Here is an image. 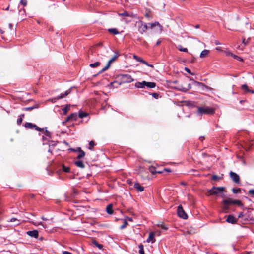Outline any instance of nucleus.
Here are the masks:
<instances>
[{"label": "nucleus", "mask_w": 254, "mask_h": 254, "mask_svg": "<svg viewBox=\"0 0 254 254\" xmlns=\"http://www.w3.org/2000/svg\"><path fill=\"white\" fill-rule=\"evenodd\" d=\"M215 110L213 108L204 106L202 107H197V114L198 115L202 116L203 115H212L214 114Z\"/></svg>", "instance_id": "obj_1"}, {"label": "nucleus", "mask_w": 254, "mask_h": 254, "mask_svg": "<svg viewBox=\"0 0 254 254\" xmlns=\"http://www.w3.org/2000/svg\"><path fill=\"white\" fill-rule=\"evenodd\" d=\"M225 188L223 187H213L211 189L209 190L208 193V195H215L222 197H224L225 195L224 194H222Z\"/></svg>", "instance_id": "obj_2"}, {"label": "nucleus", "mask_w": 254, "mask_h": 254, "mask_svg": "<svg viewBox=\"0 0 254 254\" xmlns=\"http://www.w3.org/2000/svg\"><path fill=\"white\" fill-rule=\"evenodd\" d=\"M148 28V27L147 24L143 23L142 21H139L138 22V29L140 33L143 34L144 32H145Z\"/></svg>", "instance_id": "obj_3"}, {"label": "nucleus", "mask_w": 254, "mask_h": 254, "mask_svg": "<svg viewBox=\"0 0 254 254\" xmlns=\"http://www.w3.org/2000/svg\"><path fill=\"white\" fill-rule=\"evenodd\" d=\"M177 213L180 218H182L184 219H187L188 218V215L185 212V211L183 210V207L181 205H179L177 209Z\"/></svg>", "instance_id": "obj_4"}, {"label": "nucleus", "mask_w": 254, "mask_h": 254, "mask_svg": "<svg viewBox=\"0 0 254 254\" xmlns=\"http://www.w3.org/2000/svg\"><path fill=\"white\" fill-rule=\"evenodd\" d=\"M224 202L225 203H230V204H237L239 206H242L243 205L242 202L240 200H233L231 198L224 199Z\"/></svg>", "instance_id": "obj_5"}, {"label": "nucleus", "mask_w": 254, "mask_h": 254, "mask_svg": "<svg viewBox=\"0 0 254 254\" xmlns=\"http://www.w3.org/2000/svg\"><path fill=\"white\" fill-rule=\"evenodd\" d=\"M24 127L25 128L28 129H35V130L37 131H41L43 130V129H41L39 128L38 127H37L36 125L33 124L31 123L27 122L25 124Z\"/></svg>", "instance_id": "obj_6"}, {"label": "nucleus", "mask_w": 254, "mask_h": 254, "mask_svg": "<svg viewBox=\"0 0 254 254\" xmlns=\"http://www.w3.org/2000/svg\"><path fill=\"white\" fill-rule=\"evenodd\" d=\"M121 79L123 82L130 83L133 81V78L129 74L122 75Z\"/></svg>", "instance_id": "obj_7"}, {"label": "nucleus", "mask_w": 254, "mask_h": 254, "mask_svg": "<svg viewBox=\"0 0 254 254\" xmlns=\"http://www.w3.org/2000/svg\"><path fill=\"white\" fill-rule=\"evenodd\" d=\"M231 178L233 180L234 182L236 183H239L240 182V177L236 173L233 172H230V173Z\"/></svg>", "instance_id": "obj_8"}, {"label": "nucleus", "mask_w": 254, "mask_h": 254, "mask_svg": "<svg viewBox=\"0 0 254 254\" xmlns=\"http://www.w3.org/2000/svg\"><path fill=\"white\" fill-rule=\"evenodd\" d=\"M26 233L28 235L32 237L37 238L38 237V231L36 230L33 231H28L26 232Z\"/></svg>", "instance_id": "obj_9"}, {"label": "nucleus", "mask_w": 254, "mask_h": 254, "mask_svg": "<svg viewBox=\"0 0 254 254\" xmlns=\"http://www.w3.org/2000/svg\"><path fill=\"white\" fill-rule=\"evenodd\" d=\"M237 219L234 217L233 215H229L227 216L226 221L228 223H230L232 224H235L237 222Z\"/></svg>", "instance_id": "obj_10"}, {"label": "nucleus", "mask_w": 254, "mask_h": 254, "mask_svg": "<svg viewBox=\"0 0 254 254\" xmlns=\"http://www.w3.org/2000/svg\"><path fill=\"white\" fill-rule=\"evenodd\" d=\"M71 91V89H69L66 90L64 93L62 94L60 96H57L55 99H61L62 98H64L66 96H67L69 94H70Z\"/></svg>", "instance_id": "obj_11"}, {"label": "nucleus", "mask_w": 254, "mask_h": 254, "mask_svg": "<svg viewBox=\"0 0 254 254\" xmlns=\"http://www.w3.org/2000/svg\"><path fill=\"white\" fill-rule=\"evenodd\" d=\"M222 203L223 204L222 206V210L223 212L225 213H228L229 210V205H230V203H225L224 202V200L222 201Z\"/></svg>", "instance_id": "obj_12"}, {"label": "nucleus", "mask_w": 254, "mask_h": 254, "mask_svg": "<svg viewBox=\"0 0 254 254\" xmlns=\"http://www.w3.org/2000/svg\"><path fill=\"white\" fill-rule=\"evenodd\" d=\"M134 187L139 192H142L144 190V187L141 186L138 182L134 183Z\"/></svg>", "instance_id": "obj_13"}, {"label": "nucleus", "mask_w": 254, "mask_h": 254, "mask_svg": "<svg viewBox=\"0 0 254 254\" xmlns=\"http://www.w3.org/2000/svg\"><path fill=\"white\" fill-rule=\"evenodd\" d=\"M77 118V114L76 113H72L70 116H69L66 119L67 121L70 120H76Z\"/></svg>", "instance_id": "obj_14"}, {"label": "nucleus", "mask_w": 254, "mask_h": 254, "mask_svg": "<svg viewBox=\"0 0 254 254\" xmlns=\"http://www.w3.org/2000/svg\"><path fill=\"white\" fill-rule=\"evenodd\" d=\"M155 241L154 239V234L153 232H151L149 233L148 238L146 240L147 242H150L152 241V243L154 242Z\"/></svg>", "instance_id": "obj_15"}, {"label": "nucleus", "mask_w": 254, "mask_h": 254, "mask_svg": "<svg viewBox=\"0 0 254 254\" xmlns=\"http://www.w3.org/2000/svg\"><path fill=\"white\" fill-rule=\"evenodd\" d=\"M78 150L79 151V154L78 155L77 158L81 159L82 158H83L85 154V152L81 150L80 148H78Z\"/></svg>", "instance_id": "obj_16"}, {"label": "nucleus", "mask_w": 254, "mask_h": 254, "mask_svg": "<svg viewBox=\"0 0 254 254\" xmlns=\"http://www.w3.org/2000/svg\"><path fill=\"white\" fill-rule=\"evenodd\" d=\"M147 83L146 81H143L141 82H137L135 84V87L137 88H143Z\"/></svg>", "instance_id": "obj_17"}, {"label": "nucleus", "mask_w": 254, "mask_h": 254, "mask_svg": "<svg viewBox=\"0 0 254 254\" xmlns=\"http://www.w3.org/2000/svg\"><path fill=\"white\" fill-rule=\"evenodd\" d=\"M75 165L81 168H84L85 167V165L82 161L78 160L75 161Z\"/></svg>", "instance_id": "obj_18"}, {"label": "nucleus", "mask_w": 254, "mask_h": 254, "mask_svg": "<svg viewBox=\"0 0 254 254\" xmlns=\"http://www.w3.org/2000/svg\"><path fill=\"white\" fill-rule=\"evenodd\" d=\"M209 53V51L208 50H203L200 55V57L201 58H205L206 57L208 54Z\"/></svg>", "instance_id": "obj_19"}, {"label": "nucleus", "mask_w": 254, "mask_h": 254, "mask_svg": "<svg viewBox=\"0 0 254 254\" xmlns=\"http://www.w3.org/2000/svg\"><path fill=\"white\" fill-rule=\"evenodd\" d=\"M113 205L110 204L108 205L106 207V211L109 214H112L113 213V211L112 210Z\"/></svg>", "instance_id": "obj_20"}, {"label": "nucleus", "mask_w": 254, "mask_h": 254, "mask_svg": "<svg viewBox=\"0 0 254 254\" xmlns=\"http://www.w3.org/2000/svg\"><path fill=\"white\" fill-rule=\"evenodd\" d=\"M92 244L98 248L100 250H102L103 246L102 245L99 244L95 240H93L92 242Z\"/></svg>", "instance_id": "obj_21"}, {"label": "nucleus", "mask_w": 254, "mask_h": 254, "mask_svg": "<svg viewBox=\"0 0 254 254\" xmlns=\"http://www.w3.org/2000/svg\"><path fill=\"white\" fill-rule=\"evenodd\" d=\"M109 32H110L111 34H113L114 35H117L119 33L118 30L116 28H110L108 30Z\"/></svg>", "instance_id": "obj_22"}, {"label": "nucleus", "mask_w": 254, "mask_h": 254, "mask_svg": "<svg viewBox=\"0 0 254 254\" xmlns=\"http://www.w3.org/2000/svg\"><path fill=\"white\" fill-rule=\"evenodd\" d=\"M146 86L147 88H153L156 86V83L155 82H147Z\"/></svg>", "instance_id": "obj_23"}, {"label": "nucleus", "mask_w": 254, "mask_h": 254, "mask_svg": "<svg viewBox=\"0 0 254 254\" xmlns=\"http://www.w3.org/2000/svg\"><path fill=\"white\" fill-rule=\"evenodd\" d=\"M119 55L117 53H115V55L108 61V63L111 64L115 61L116 59L119 57Z\"/></svg>", "instance_id": "obj_24"}, {"label": "nucleus", "mask_w": 254, "mask_h": 254, "mask_svg": "<svg viewBox=\"0 0 254 254\" xmlns=\"http://www.w3.org/2000/svg\"><path fill=\"white\" fill-rule=\"evenodd\" d=\"M147 25H148V28H151V29L153 28V27H154L155 26H157V25L159 26H160V24L158 22H155L153 23H148Z\"/></svg>", "instance_id": "obj_25"}, {"label": "nucleus", "mask_w": 254, "mask_h": 254, "mask_svg": "<svg viewBox=\"0 0 254 254\" xmlns=\"http://www.w3.org/2000/svg\"><path fill=\"white\" fill-rule=\"evenodd\" d=\"M100 65V63L99 62H96L94 63L91 64L89 66L92 68H95L99 66Z\"/></svg>", "instance_id": "obj_26"}, {"label": "nucleus", "mask_w": 254, "mask_h": 254, "mask_svg": "<svg viewBox=\"0 0 254 254\" xmlns=\"http://www.w3.org/2000/svg\"><path fill=\"white\" fill-rule=\"evenodd\" d=\"M133 57V59L136 60L137 61L142 63V64L143 63V61H144L141 57H139L135 55H134Z\"/></svg>", "instance_id": "obj_27"}, {"label": "nucleus", "mask_w": 254, "mask_h": 254, "mask_svg": "<svg viewBox=\"0 0 254 254\" xmlns=\"http://www.w3.org/2000/svg\"><path fill=\"white\" fill-rule=\"evenodd\" d=\"M177 48L178 49V50L180 51L184 52H187L188 49L186 48H183L182 46L180 45H179Z\"/></svg>", "instance_id": "obj_28"}, {"label": "nucleus", "mask_w": 254, "mask_h": 254, "mask_svg": "<svg viewBox=\"0 0 254 254\" xmlns=\"http://www.w3.org/2000/svg\"><path fill=\"white\" fill-rule=\"evenodd\" d=\"M149 170L150 172L152 174H155V173H157V172L155 170V168L153 166H150L149 168ZM157 173H161V172H157Z\"/></svg>", "instance_id": "obj_29"}, {"label": "nucleus", "mask_w": 254, "mask_h": 254, "mask_svg": "<svg viewBox=\"0 0 254 254\" xmlns=\"http://www.w3.org/2000/svg\"><path fill=\"white\" fill-rule=\"evenodd\" d=\"M139 253L140 254H144V249H143V246L142 244H140L139 245Z\"/></svg>", "instance_id": "obj_30"}, {"label": "nucleus", "mask_w": 254, "mask_h": 254, "mask_svg": "<svg viewBox=\"0 0 254 254\" xmlns=\"http://www.w3.org/2000/svg\"><path fill=\"white\" fill-rule=\"evenodd\" d=\"M37 108V106H31V107H25V108H23L22 109V110L23 111H31L34 108Z\"/></svg>", "instance_id": "obj_31"}, {"label": "nucleus", "mask_w": 254, "mask_h": 254, "mask_svg": "<svg viewBox=\"0 0 254 254\" xmlns=\"http://www.w3.org/2000/svg\"><path fill=\"white\" fill-rule=\"evenodd\" d=\"M63 170L64 172L68 173L70 172V168L68 166H65L64 165L62 166Z\"/></svg>", "instance_id": "obj_32"}, {"label": "nucleus", "mask_w": 254, "mask_h": 254, "mask_svg": "<svg viewBox=\"0 0 254 254\" xmlns=\"http://www.w3.org/2000/svg\"><path fill=\"white\" fill-rule=\"evenodd\" d=\"M88 115V114L85 112H80L79 113V117L80 118H83L84 117H86Z\"/></svg>", "instance_id": "obj_33"}, {"label": "nucleus", "mask_w": 254, "mask_h": 254, "mask_svg": "<svg viewBox=\"0 0 254 254\" xmlns=\"http://www.w3.org/2000/svg\"><path fill=\"white\" fill-rule=\"evenodd\" d=\"M111 64L108 63L106 66L103 68L100 72V73H102L107 70L110 67Z\"/></svg>", "instance_id": "obj_34"}, {"label": "nucleus", "mask_w": 254, "mask_h": 254, "mask_svg": "<svg viewBox=\"0 0 254 254\" xmlns=\"http://www.w3.org/2000/svg\"><path fill=\"white\" fill-rule=\"evenodd\" d=\"M89 149L91 150H93V147L94 146V145H95L94 142L93 141H91L90 142H89Z\"/></svg>", "instance_id": "obj_35"}, {"label": "nucleus", "mask_w": 254, "mask_h": 254, "mask_svg": "<svg viewBox=\"0 0 254 254\" xmlns=\"http://www.w3.org/2000/svg\"><path fill=\"white\" fill-rule=\"evenodd\" d=\"M158 226L164 230H167L168 229V227H166L163 223L158 224Z\"/></svg>", "instance_id": "obj_36"}, {"label": "nucleus", "mask_w": 254, "mask_h": 254, "mask_svg": "<svg viewBox=\"0 0 254 254\" xmlns=\"http://www.w3.org/2000/svg\"><path fill=\"white\" fill-rule=\"evenodd\" d=\"M232 191L234 193L237 194V193L240 192L241 189L240 188H237V189L233 188L232 189Z\"/></svg>", "instance_id": "obj_37"}, {"label": "nucleus", "mask_w": 254, "mask_h": 254, "mask_svg": "<svg viewBox=\"0 0 254 254\" xmlns=\"http://www.w3.org/2000/svg\"><path fill=\"white\" fill-rule=\"evenodd\" d=\"M242 88L245 90L247 92H249L250 90L248 88V86L246 84H243L242 86Z\"/></svg>", "instance_id": "obj_38"}, {"label": "nucleus", "mask_w": 254, "mask_h": 254, "mask_svg": "<svg viewBox=\"0 0 254 254\" xmlns=\"http://www.w3.org/2000/svg\"><path fill=\"white\" fill-rule=\"evenodd\" d=\"M242 88L245 90L247 92H249L250 90L248 88V86L246 84H243L242 86Z\"/></svg>", "instance_id": "obj_39"}, {"label": "nucleus", "mask_w": 254, "mask_h": 254, "mask_svg": "<svg viewBox=\"0 0 254 254\" xmlns=\"http://www.w3.org/2000/svg\"><path fill=\"white\" fill-rule=\"evenodd\" d=\"M127 224H128L126 220H124V224L120 226V229H124L125 227H126V226H127Z\"/></svg>", "instance_id": "obj_40"}, {"label": "nucleus", "mask_w": 254, "mask_h": 254, "mask_svg": "<svg viewBox=\"0 0 254 254\" xmlns=\"http://www.w3.org/2000/svg\"><path fill=\"white\" fill-rule=\"evenodd\" d=\"M232 57L235 59H236L238 61H241V62H243V60L242 58H241V57L236 55H234L233 54Z\"/></svg>", "instance_id": "obj_41"}, {"label": "nucleus", "mask_w": 254, "mask_h": 254, "mask_svg": "<svg viewBox=\"0 0 254 254\" xmlns=\"http://www.w3.org/2000/svg\"><path fill=\"white\" fill-rule=\"evenodd\" d=\"M70 106H66L65 108H64L63 110L64 114H66V113L70 110Z\"/></svg>", "instance_id": "obj_42"}, {"label": "nucleus", "mask_w": 254, "mask_h": 254, "mask_svg": "<svg viewBox=\"0 0 254 254\" xmlns=\"http://www.w3.org/2000/svg\"><path fill=\"white\" fill-rule=\"evenodd\" d=\"M224 52L225 53V54H226V55L227 56L232 57L234 54L232 52H231L230 51H225Z\"/></svg>", "instance_id": "obj_43"}, {"label": "nucleus", "mask_w": 254, "mask_h": 254, "mask_svg": "<svg viewBox=\"0 0 254 254\" xmlns=\"http://www.w3.org/2000/svg\"><path fill=\"white\" fill-rule=\"evenodd\" d=\"M23 119L22 117H19L17 120V123L18 125H20L21 123L22 122Z\"/></svg>", "instance_id": "obj_44"}, {"label": "nucleus", "mask_w": 254, "mask_h": 254, "mask_svg": "<svg viewBox=\"0 0 254 254\" xmlns=\"http://www.w3.org/2000/svg\"><path fill=\"white\" fill-rule=\"evenodd\" d=\"M10 222H17V224H18L19 223V221L18 220H17L16 218H12L11 219H10Z\"/></svg>", "instance_id": "obj_45"}, {"label": "nucleus", "mask_w": 254, "mask_h": 254, "mask_svg": "<svg viewBox=\"0 0 254 254\" xmlns=\"http://www.w3.org/2000/svg\"><path fill=\"white\" fill-rule=\"evenodd\" d=\"M120 15L123 16H129V14H128V13L126 11H125L124 12L121 13Z\"/></svg>", "instance_id": "obj_46"}, {"label": "nucleus", "mask_w": 254, "mask_h": 254, "mask_svg": "<svg viewBox=\"0 0 254 254\" xmlns=\"http://www.w3.org/2000/svg\"><path fill=\"white\" fill-rule=\"evenodd\" d=\"M20 3L25 6L27 5V0H21Z\"/></svg>", "instance_id": "obj_47"}, {"label": "nucleus", "mask_w": 254, "mask_h": 254, "mask_svg": "<svg viewBox=\"0 0 254 254\" xmlns=\"http://www.w3.org/2000/svg\"><path fill=\"white\" fill-rule=\"evenodd\" d=\"M249 193L252 196H254V190H249Z\"/></svg>", "instance_id": "obj_48"}, {"label": "nucleus", "mask_w": 254, "mask_h": 254, "mask_svg": "<svg viewBox=\"0 0 254 254\" xmlns=\"http://www.w3.org/2000/svg\"><path fill=\"white\" fill-rule=\"evenodd\" d=\"M218 178H219V177H218V176H217V175H213V176H212V179H213V180H217V179H218Z\"/></svg>", "instance_id": "obj_49"}, {"label": "nucleus", "mask_w": 254, "mask_h": 254, "mask_svg": "<svg viewBox=\"0 0 254 254\" xmlns=\"http://www.w3.org/2000/svg\"><path fill=\"white\" fill-rule=\"evenodd\" d=\"M62 253L63 254H72L71 253L69 252L68 251H63Z\"/></svg>", "instance_id": "obj_50"}, {"label": "nucleus", "mask_w": 254, "mask_h": 254, "mask_svg": "<svg viewBox=\"0 0 254 254\" xmlns=\"http://www.w3.org/2000/svg\"><path fill=\"white\" fill-rule=\"evenodd\" d=\"M152 96L153 97H154L155 98H157V97H158V95L157 93H152Z\"/></svg>", "instance_id": "obj_51"}, {"label": "nucleus", "mask_w": 254, "mask_h": 254, "mask_svg": "<svg viewBox=\"0 0 254 254\" xmlns=\"http://www.w3.org/2000/svg\"><path fill=\"white\" fill-rule=\"evenodd\" d=\"M185 70H186L188 73L191 74L190 70L189 68H188L186 67V68H185Z\"/></svg>", "instance_id": "obj_52"}, {"label": "nucleus", "mask_w": 254, "mask_h": 254, "mask_svg": "<svg viewBox=\"0 0 254 254\" xmlns=\"http://www.w3.org/2000/svg\"><path fill=\"white\" fill-rule=\"evenodd\" d=\"M143 64H144L145 65L148 66L149 65V64L147 62H146L145 61H143Z\"/></svg>", "instance_id": "obj_53"}, {"label": "nucleus", "mask_w": 254, "mask_h": 254, "mask_svg": "<svg viewBox=\"0 0 254 254\" xmlns=\"http://www.w3.org/2000/svg\"><path fill=\"white\" fill-rule=\"evenodd\" d=\"M33 223L35 225H41L42 224V222H39V223L33 222Z\"/></svg>", "instance_id": "obj_54"}, {"label": "nucleus", "mask_w": 254, "mask_h": 254, "mask_svg": "<svg viewBox=\"0 0 254 254\" xmlns=\"http://www.w3.org/2000/svg\"><path fill=\"white\" fill-rule=\"evenodd\" d=\"M56 97L53 98L51 99V101L53 103L55 102L58 99H55Z\"/></svg>", "instance_id": "obj_55"}, {"label": "nucleus", "mask_w": 254, "mask_h": 254, "mask_svg": "<svg viewBox=\"0 0 254 254\" xmlns=\"http://www.w3.org/2000/svg\"><path fill=\"white\" fill-rule=\"evenodd\" d=\"M45 135L47 136H49L50 135V132L47 130L45 131Z\"/></svg>", "instance_id": "obj_56"}, {"label": "nucleus", "mask_w": 254, "mask_h": 254, "mask_svg": "<svg viewBox=\"0 0 254 254\" xmlns=\"http://www.w3.org/2000/svg\"><path fill=\"white\" fill-rule=\"evenodd\" d=\"M188 89L183 88L182 87H181L180 88H179V90H187Z\"/></svg>", "instance_id": "obj_57"}, {"label": "nucleus", "mask_w": 254, "mask_h": 254, "mask_svg": "<svg viewBox=\"0 0 254 254\" xmlns=\"http://www.w3.org/2000/svg\"><path fill=\"white\" fill-rule=\"evenodd\" d=\"M161 42V40H158L157 41V42H156V45H159L160 44Z\"/></svg>", "instance_id": "obj_58"}, {"label": "nucleus", "mask_w": 254, "mask_h": 254, "mask_svg": "<svg viewBox=\"0 0 254 254\" xmlns=\"http://www.w3.org/2000/svg\"><path fill=\"white\" fill-rule=\"evenodd\" d=\"M64 195H65V200L66 201H69V199L66 197V194H65Z\"/></svg>", "instance_id": "obj_59"}, {"label": "nucleus", "mask_w": 254, "mask_h": 254, "mask_svg": "<svg viewBox=\"0 0 254 254\" xmlns=\"http://www.w3.org/2000/svg\"><path fill=\"white\" fill-rule=\"evenodd\" d=\"M243 43L244 44V45H246L247 44V42L245 41V39H243Z\"/></svg>", "instance_id": "obj_60"}, {"label": "nucleus", "mask_w": 254, "mask_h": 254, "mask_svg": "<svg viewBox=\"0 0 254 254\" xmlns=\"http://www.w3.org/2000/svg\"><path fill=\"white\" fill-rule=\"evenodd\" d=\"M167 172H170V170L169 169H164Z\"/></svg>", "instance_id": "obj_61"}, {"label": "nucleus", "mask_w": 254, "mask_h": 254, "mask_svg": "<svg viewBox=\"0 0 254 254\" xmlns=\"http://www.w3.org/2000/svg\"><path fill=\"white\" fill-rule=\"evenodd\" d=\"M249 92H251L252 93H254V90H250V91H249Z\"/></svg>", "instance_id": "obj_62"}, {"label": "nucleus", "mask_w": 254, "mask_h": 254, "mask_svg": "<svg viewBox=\"0 0 254 254\" xmlns=\"http://www.w3.org/2000/svg\"><path fill=\"white\" fill-rule=\"evenodd\" d=\"M178 82V81L177 80H175V81H173V83H174V84H176Z\"/></svg>", "instance_id": "obj_63"}, {"label": "nucleus", "mask_w": 254, "mask_h": 254, "mask_svg": "<svg viewBox=\"0 0 254 254\" xmlns=\"http://www.w3.org/2000/svg\"><path fill=\"white\" fill-rule=\"evenodd\" d=\"M242 215V213H241L239 215H238V217L239 218H240L241 217V216Z\"/></svg>", "instance_id": "obj_64"}]
</instances>
